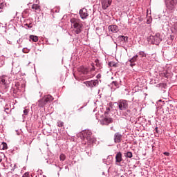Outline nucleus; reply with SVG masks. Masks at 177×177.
<instances>
[{"instance_id": "obj_1", "label": "nucleus", "mask_w": 177, "mask_h": 177, "mask_svg": "<svg viewBox=\"0 0 177 177\" xmlns=\"http://www.w3.org/2000/svg\"><path fill=\"white\" fill-rule=\"evenodd\" d=\"M71 23H72L76 34H80L82 31L83 25L81 23V20L73 18L71 19Z\"/></svg>"}, {"instance_id": "obj_2", "label": "nucleus", "mask_w": 177, "mask_h": 177, "mask_svg": "<svg viewBox=\"0 0 177 177\" xmlns=\"http://www.w3.org/2000/svg\"><path fill=\"white\" fill-rule=\"evenodd\" d=\"M53 97L50 95H45L38 102L39 107H44L46 104H48V103H51V102H53Z\"/></svg>"}, {"instance_id": "obj_3", "label": "nucleus", "mask_w": 177, "mask_h": 177, "mask_svg": "<svg viewBox=\"0 0 177 177\" xmlns=\"http://www.w3.org/2000/svg\"><path fill=\"white\" fill-rule=\"evenodd\" d=\"M149 44H151L152 45H158L160 44V34L156 33L155 35H150L147 38Z\"/></svg>"}, {"instance_id": "obj_4", "label": "nucleus", "mask_w": 177, "mask_h": 177, "mask_svg": "<svg viewBox=\"0 0 177 177\" xmlns=\"http://www.w3.org/2000/svg\"><path fill=\"white\" fill-rule=\"evenodd\" d=\"M91 136H92V132L89 130H86L82 132L80 138H82L83 140H85V142H91V140L92 139Z\"/></svg>"}, {"instance_id": "obj_5", "label": "nucleus", "mask_w": 177, "mask_h": 177, "mask_svg": "<svg viewBox=\"0 0 177 177\" xmlns=\"http://www.w3.org/2000/svg\"><path fill=\"white\" fill-rule=\"evenodd\" d=\"M119 110L124 111L128 109V101L125 100H120L117 102Z\"/></svg>"}, {"instance_id": "obj_6", "label": "nucleus", "mask_w": 177, "mask_h": 177, "mask_svg": "<svg viewBox=\"0 0 177 177\" xmlns=\"http://www.w3.org/2000/svg\"><path fill=\"white\" fill-rule=\"evenodd\" d=\"M177 4V0H168L166 2V8L168 10H175Z\"/></svg>"}, {"instance_id": "obj_7", "label": "nucleus", "mask_w": 177, "mask_h": 177, "mask_svg": "<svg viewBox=\"0 0 177 177\" xmlns=\"http://www.w3.org/2000/svg\"><path fill=\"white\" fill-rule=\"evenodd\" d=\"M100 122L102 125H109V124L113 123V118L105 115V117L100 120Z\"/></svg>"}, {"instance_id": "obj_8", "label": "nucleus", "mask_w": 177, "mask_h": 177, "mask_svg": "<svg viewBox=\"0 0 177 177\" xmlns=\"http://www.w3.org/2000/svg\"><path fill=\"white\" fill-rule=\"evenodd\" d=\"M113 2V0H102L101 1V3H102V9H107V8H109V6H110L111 5Z\"/></svg>"}, {"instance_id": "obj_9", "label": "nucleus", "mask_w": 177, "mask_h": 177, "mask_svg": "<svg viewBox=\"0 0 177 177\" xmlns=\"http://www.w3.org/2000/svg\"><path fill=\"white\" fill-rule=\"evenodd\" d=\"M80 15L81 19H86L88 16H89V14L88 13V10L86 8H82V10H80Z\"/></svg>"}, {"instance_id": "obj_10", "label": "nucleus", "mask_w": 177, "mask_h": 177, "mask_svg": "<svg viewBox=\"0 0 177 177\" xmlns=\"http://www.w3.org/2000/svg\"><path fill=\"white\" fill-rule=\"evenodd\" d=\"M122 161V153L121 152H118L115 156V164L116 165H119V164Z\"/></svg>"}, {"instance_id": "obj_11", "label": "nucleus", "mask_w": 177, "mask_h": 177, "mask_svg": "<svg viewBox=\"0 0 177 177\" xmlns=\"http://www.w3.org/2000/svg\"><path fill=\"white\" fill-rule=\"evenodd\" d=\"M122 139V135L120 133H115L114 135V142L115 143H120Z\"/></svg>"}, {"instance_id": "obj_12", "label": "nucleus", "mask_w": 177, "mask_h": 177, "mask_svg": "<svg viewBox=\"0 0 177 177\" xmlns=\"http://www.w3.org/2000/svg\"><path fill=\"white\" fill-rule=\"evenodd\" d=\"M109 31L111 32H118V26L117 25H111L108 27Z\"/></svg>"}, {"instance_id": "obj_13", "label": "nucleus", "mask_w": 177, "mask_h": 177, "mask_svg": "<svg viewBox=\"0 0 177 177\" xmlns=\"http://www.w3.org/2000/svg\"><path fill=\"white\" fill-rule=\"evenodd\" d=\"M136 60H138V55H135L130 59V63H131V67H133V66H135V64H133V63H135V62H136Z\"/></svg>"}, {"instance_id": "obj_14", "label": "nucleus", "mask_w": 177, "mask_h": 177, "mask_svg": "<svg viewBox=\"0 0 177 177\" xmlns=\"http://www.w3.org/2000/svg\"><path fill=\"white\" fill-rule=\"evenodd\" d=\"M32 9L34 10H37V12H41V6H39L38 4H33L32 6Z\"/></svg>"}, {"instance_id": "obj_15", "label": "nucleus", "mask_w": 177, "mask_h": 177, "mask_svg": "<svg viewBox=\"0 0 177 177\" xmlns=\"http://www.w3.org/2000/svg\"><path fill=\"white\" fill-rule=\"evenodd\" d=\"M88 82V85H93V86H96V85H99V80H97Z\"/></svg>"}, {"instance_id": "obj_16", "label": "nucleus", "mask_w": 177, "mask_h": 177, "mask_svg": "<svg viewBox=\"0 0 177 177\" xmlns=\"http://www.w3.org/2000/svg\"><path fill=\"white\" fill-rule=\"evenodd\" d=\"M30 39L33 41V42H38V37L34 36V35H30Z\"/></svg>"}, {"instance_id": "obj_17", "label": "nucleus", "mask_w": 177, "mask_h": 177, "mask_svg": "<svg viewBox=\"0 0 177 177\" xmlns=\"http://www.w3.org/2000/svg\"><path fill=\"white\" fill-rule=\"evenodd\" d=\"M1 149L2 150H6V149H8V145L6 144V142H2Z\"/></svg>"}, {"instance_id": "obj_18", "label": "nucleus", "mask_w": 177, "mask_h": 177, "mask_svg": "<svg viewBox=\"0 0 177 177\" xmlns=\"http://www.w3.org/2000/svg\"><path fill=\"white\" fill-rule=\"evenodd\" d=\"M119 38L122 39V41H124V42H127L128 41V37L120 36Z\"/></svg>"}, {"instance_id": "obj_19", "label": "nucleus", "mask_w": 177, "mask_h": 177, "mask_svg": "<svg viewBox=\"0 0 177 177\" xmlns=\"http://www.w3.org/2000/svg\"><path fill=\"white\" fill-rule=\"evenodd\" d=\"M59 159H60L61 161H64V160H66V155L62 153L59 156Z\"/></svg>"}, {"instance_id": "obj_20", "label": "nucleus", "mask_w": 177, "mask_h": 177, "mask_svg": "<svg viewBox=\"0 0 177 177\" xmlns=\"http://www.w3.org/2000/svg\"><path fill=\"white\" fill-rule=\"evenodd\" d=\"M132 152L131 151H128L127 153H126V157H128V158H132Z\"/></svg>"}, {"instance_id": "obj_21", "label": "nucleus", "mask_w": 177, "mask_h": 177, "mask_svg": "<svg viewBox=\"0 0 177 177\" xmlns=\"http://www.w3.org/2000/svg\"><path fill=\"white\" fill-rule=\"evenodd\" d=\"M82 73L83 74H88V68H82Z\"/></svg>"}, {"instance_id": "obj_22", "label": "nucleus", "mask_w": 177, "mask_h": 177, "mask_svg": "<svg viewBox=\"0 0 177 177\" xmlns=\"http://www.w3.org/2000/svg\"><path fill=\"white\" fill-rule=\"evenodd\" d=\"M63 125H64V123L62 121H59L57 122V127H59V128H62L63 127Z\"/></svg>"}, {"instance_id": "obj_23", "label": "nucleus", "mask_w": 177, "mask_h": 177, "mask_svg": "<svg viewBox=\"0 0 177 177\" xmlns=\"http://www.w3.org/2000/svg\"><path fill=\"white\" fill-rule=\"evenodd\" d=\"M109 66L111 67H117V64H114V62H109Z\"/></svg>"}, {"instance_id": "obj_24", "label": "nucleus", "mask_w": 177, "mask_h": 177, "mask_svg": "<svg viewBox=\"0 0 177 177\" xmlns=\"http://www.w3.org/2000/svg\"><path fill=\"white\" fill-rule=\"evenodd\" d=\"M22 177H30V174L28 172L25 173Z\"/></svg>"}, {"instance_id": "obj_25", "label": "nucleus", "mask_w": 177, "mask_h": 177, "mask_svg": "<svg viewBox=\"0 0 177 177\" xmlns=\"http://www.w3.org/2000/svg\"><path fill=\"white\" fill-rule=\"evenodd\" d=\"M109 113H110V108H106V111H105L104 114L107 115Z\"/></svg>"}, {"instance_id": "obj_26", "label": "nucleus", "mask_w": 177, "mask_h": 177, "mask_svg": "<svg viewBox=\"0 0 177 177\" xmlns=\"http://www.w3.org/2000/svg\"><path fill=\"white\" fill-rule=\"evenodd\" d=\"M24 113L25 115H27V114H28V109H25L24 111Z\"/></svg>"}, {"instance_id": "obj_27", "label": "nucleus", "mask_w": 177, "mask_h": 177, "mask_svg": "<svg viewBox=\"0 0 177 177\" xmlns=\"http://www.w3.org/2000/svg\"><path fill=\"white\" fill-rule=\"evenodd\" d=\"M0 9H3V3H0Z\"/></svg>"}, {"instance_id": "obj_28", "label": "nucleus", "mask_w": 177, "mask_h": 177, "mask_svg": "<svg viewBox=\"0 0 177 177\" xmlns=\"http://www.w3.org/2000/svg\"><path fill=\"white\" fill-rule=\"evenodd\" d=\"M165 156H169V152H164Z\"/></svg>"}, {"instance_id": "obj_29", "label": "nucleus", "mask_w": 177, "mask_h": 177, "mask_svg": "<svg viewBox=\"0 0 177 177\" xmlns=\"http://www.w3.org/2000/svg\"><path fill=\"white\" fill-rule=\"evenodd\" d=\"M91 71H95V66H93V67L91 68Z\"/></svg>"}, {"instance_id": "obj_30", "label": "nucleus", "mask_w": 177, "mask_h": 177, "mask_svg": "<svg viewBox=\"0 0 177 177\" xmlns=\"http://www.w3.org/2000/svg\"><path fill=\"white\" fill-rule=\"evenodd\" d=\"M1 82H3V84H5V80L4 79H2Z\"/></svg>"}, {"instance_id": "obj_31", "label": "nucleus", "mask_w": 177, "mask_h": 177, "mask_svg": "<svg viewBox=\"0 0 177 177\" xmlns=\"http://www.w3.org/2000/svg\"><path fill=\"white\" fill-rule=\"evenodd\" d=\"M0 162H2V157L0 156Z\"/></svg>"}, {"instance_id": "obj_32", "label": "nucleus", "mask_w": 177, "mask_h": 177, "mask_svg": "<svg viewBox=\"0 0 177 177\" xmlns=\"http://www.w3.org/2000/svg\"><path fill=\"white\" fill-rule=\"evenodd\" d=\"M127 113H131V111L130 110H127Z\"/></svg>"}, {"instance_id": "obj_33", "label": "nucleus", "mask_w": 177, "mask_h": 177, "mask_svg": "<svg viewBox=\"0 0 177 177\" xmlns=\"http://www.w3.org/2000/svg\"><path fill=\"white\" fill-rule=\"evenodd\" d=\"M113 82V84H115V82Z\"/></svg>"}, {"instance_id": "obj_34", "label": "nucleus", "mask_w": 177, "mask_h": 177, "mask_svg": "<svg viewBox=\"0 0 177 177\" xmlns=\"http://www.w3.org/2000/svg\"><path fill=\"white\" fill-rule=\"evenodd\" d=\"M23 52L25 53V52H24V50H23Z\"/></svg>"}]
</instances>
